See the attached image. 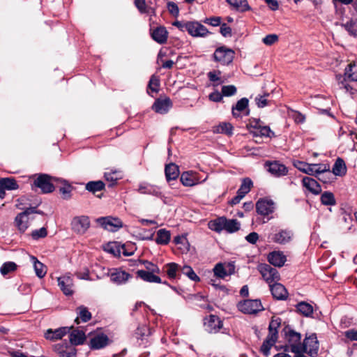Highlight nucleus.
I'll use <instances>...</instances> for the list:
<instances>
[{"instance_id":"obj_1","label":"nucleus","mask_w":357,"mask_h":357,"mask_svg":"<svg viewBox=\"0 0 357 357\" xmlns=\"http://www.w3.org/2000/svg\"><path fill=\"white\" fill-rule=\"evenodd\" d=\"M33 177L34 179L31 184V189L36 190V188H39L43 194L53 192L55 190L54 183L57 184L59 180V177L43 173L36 174Z\"/></svg>"},{"instance_id":"obj_2","label":"nucleus","mask_w":357,"mask_h":357,"mask_svg":"<svg viewBox=\"0 0 357 357\" xmlns=\"http://www.w3.org/2000/svg\"><path fill=\"white\" fill-rule=\"evenodd\" d=\"M283 333H284L285 342L289 344L291 347V351L292 353L301 351L302 345L301 333L288 327H285L283 329Z\"/></svg>"},{"instance_id":"obj_3","label":"nucleus","mask_w":357,"mask_h":357,"mask_svg":"<svg viewBox=\"0 0 357 357\" xmlns=\"http://www.w3.org/2000/svg\"><path fill=\"white\" fill-rule=\"evenodd\" d=\"M235 52L233 50L225 46L217 48L213 57L215 62L222 66L230 64L234 58Z\"/></svg>"},{"instance_id":"obj_4","label":"nucleus","mask_w":357,"mask_h":357,"mask_svg":"<svg viewBox=\"0 0 357 357\" xmlns=\"http://www.w3.org/2000/svg\"><path fill=\"white\" fill-rule=\"evenodd\" d=\"M319 348V341L315 333L306 336L301 345V351H305L311 357H317Z\"/></svg>"},{"instance_id":"obj_5","label":"nucleus","mask_w":357,"mask_h":357,"mask_svg":"<svg viewBox=\"0 0 357 357\" xmlns=\"http://www.w3.org/2000/svg\"><path fill=\"white\" fill-rule=\"evenodd\" d=\"M238 309L244 314H256L264 310L261 301L259 299L245 300L239 302L237 305Z\"/></svg>"},{"instance_id":"obj_6","label":"nucleus","mask_w":357,"mask_h":357,"mask_svg":"<svg viewBox=\"0 0 357 357\" xmlns=\"http://www.w3.org/2000/svg\"><path fill=\"white\" fill-rule=\"evenodd\" d=\"M185 28L190 35L194 37H204L209 32L208 29L198 22H180V29Z\"/></svg>"},{"instance_id":"obj_7","label":"nucleus","mask_w":357,"mask_h":357,"mask_svg":"<svg viewBox=\"0 0 357 357\" xmlns=\"http://www.w3.org/2000/svg\"><path fill=\"white\" fill-rule=\"evenodd\" d=\"M259 271L264 280L270 284L272 282H276L280 280V274L276 268L271 267L268 264H260Z\"/></svg>"},{"instance_id":"obj_8","label":"nucleus","mask_w":357,"mask_h":357,"mask_svg":"<svg viewBox=\"0 0 357 357\" xmlns=\"http://www.w3.org/2000/svg\"><path fill=\"white\" fill-rule=\"evenodd\" d=\"M98 222L104 229L112 232L116 231L123 227V222L119 218L102 217L98 219Z\"/></svg>"},{"instance_id":"obj_9","label":"nucleus","mask_w":357,"mask_h":357,"mask_svg":"<svg viewBox=\"0 0 357 357\" xmlns=\"http://www.w3.org/2000/svg\"><path fill=\"white\" fill-rule=\"evenodd\" d=\"M89 226V218L85 215L75 217L71 222L72 229L79 234H84Z\"/></svg>"},{"instance_id":"obj_10","label":"nucleus","mask_w":357,"mask_h":357,"mask_svg":"<svg viewBox=\"0 0 357 357\" xmlns=\"http://www.w3.org/2000/svg\"><path fill=\"white\" fill-rule=\"evenodd\" d=\"M256 210L258 214L267 216L273 213L275 203L273 200L267 198L259 199L256 203Z\"/></svg>"},{"instance_id":"obj_11","label":"nucleus","mask_w":357,"mask_h":357,"mask_svg":"<svg viewBox=\"0 0 357 357\" xmlns=\"http://www.w3.org/2000/svg\"><path fill=\"white\" fill-rule=\"evenodd\" d=\"M133 3L140 14H146L150 17L156 15V8L151 0H134Z\"/></svg>"},{"instance_id":"obj_12","label":"nucleus","mask_w":357,"mask_h":357,"mask_svg":"<svg viewBox=\"0 0 357 357\" xmlns=\"http://www.w3.org/2000/svg\"><path fill=\"white\" fill-rule=\"evenodd\" d=\"M293 236L291 231L288 229H280L277 232L272 233L268 236V240L278 244H285L289 242Z\"/></svg>"},{"instance_id":"obj_13","label":"nucleus","mask_w":357,"mask_h":357,"mask_svg":"<svg viewBox=\"0 0 357 357\" xmlns=\"http://www.w3.org/2000/svg\"><path fill=\"white\" fill-rule=\"evenodd\" d=\"M213 272L216 277L224 279L226 276L231 275L234 273L235 266L233 262H229L225 264L218 263L215 266Z\"/></svg>"},{"instance_id":"obj_14","label":"nucleus","mask_w":357,"mask_h":357,"mask_svg":"<svg viewBox=\"0 0 357 357\" xmlns=\"http://www.w3.org/2000/svg\"><path fill=\"white\" fill-rule=\"evenodd\" d=\"M54 350L60 357H76L77 350L68 342L56 344L54 347Z\"/></svg>"},{"instance_id":"obj_15","label":"nucleus","mask_w":357,"mask_h":357,"mask_svg":"<svg viewBox=\"0 0 357 357\" xmlns=\"http://www.w3.org/2000/svg\"><path fill=\"white\" fill-rule=\"evenodd\" d=\"M57 281L59 287L66 296H72L73 294V280L70 275H66L59 277Z\"/></svg>"},{"instance_id":"obj_16","label":"nucleus","mask_w":357,"mask_h":357,"mask_svg":"<svg viewBox=\"0 0 357 357\" xmlns=\"http://www.w3.org/2000/svg\"><path fill=\"white\" fill-rule=\"evenodd\" d=\"M266 166L268 167L267 170L276 177L285 176L288 173L286 166L278 161L266 162Z\"/></svg>"},{"instance_id":"obj_17","label":"nucleus","mask_w":357,"mask_h":357,"mask_svg":"<svg viewBox=\"0 0 357 357\" xmlns=\"http://www.w3.org/2000/svg\"><path fill=\"white\" fill-rule=\"evenodd\" d=\"M73 328V326L61 327L55 330L50 328L45 333V337L47 340H50L52 341L61 340L65 335L68 333Z\"/></svg>"},{"instance_id":"obj_18","label":"nucleus","mask_w":357,"mask_h":357,"mask_svg":"<svg viewBox=\"0 0 357 357\" xmlns=\"http://www.w3.org/2000/svg\"><path fill=\"white\" fill-rule=\"evenodd\" d=\"M172 107V102L169 98L165 99L158 98L152 105V109L156 113H167Z\"/></svg>"},{"instance_id":"obj_19","label":"nucleus","mask_w":357,"mask_h":357,"mask_svg":"<svg viewBox=\"0 0 357 357\" xmlns=\"http://www.w3.org/2000/svg\"><path fill=\"white\" fill-rule=\"evenodd\" d=\"M29 211L26 208L22 213H20L15 218V223L19 231L24 233L29 227Z\"/></svg>"},{"instance_id":"obj_20","label":"nucleus","mask_w":357,"mask_h":357,"mask_svg":"<svg viewBox=\"0 0 357 357\" xmlns=\"http://www.w3.org/2000/svg\"><path fill=\"white\" fill-rule=\"evenodd\" d=\"M57 183L61 185L59 187V192L61 194L63 199L68 200L72 197V191L74 189L73 186L66 179L59 178Z\"/></svg>"},{"instance_id":"obj_21","label":"nucleus","mask_w":357,"mask_h":357,"mask_svg":"<svg viewBox=\"0 0 357 357\" xmlns=\"http://www.w3.org/2000/svg\"><path fill=\"white\" fill-rule=\"evenodd\" d=\"M109 338L104 333L98 334L90 340L89 347L91 349H100L108 344Z\"/></svg>"},{"instance_id":"obj_22","label":"nucleus","mask_w":357,"mask_h":357,"mask_svg":"<svg viewBox=\"0 0 357 357\" xmlns=\"http://www.w3.org/2000/svg\"><path fill=\"white\" fill-rule=\"evenodd\" d=\"M270 289L273 296L277 300H285L288 296L286 288L280 283L275 282L270 284Z\"/></svg>"},{"instance_id":"obj_23","label":"nucleus","mask_w":357,"mask_h":357,"mask_svg":"<svg viewBox=\"0 0 357 357\" xmlns=\"http://www.w3.org/2000/svg\"><path fill=\"white\" fill-rule=\"evenodd\" d=\"M180 181L185 186L192 187L199 183L196 172L192 171L184 172L180 176Z\"/></svg>"},{"instance_id":"obj_24","label":"nucleus","mask_w":357,"mask_h":357,"mask_svg":"<svg viewBox=\"0 0 357 357\" xmlns=\"http://www.w3.org/2000/svg\"><path fill=\"white\" fill-rule=\"evenodd\" d=\"M302 183L310 192L318 195L321 192V187L314 178L305 176L302 180Z\"/></svg>"},{"instance_id":"obj_25","label":"nucleus","mask_w":357,"mask_h":357,"mask_svg":"<svg viewBox=\"0 0 357 357\" xmlns=\"http://www.w3.org/2000/svg\"><path fill=\"white\" fill-rule=\"evenodd\" d=\"M167 31L164 26H158L153 29L151 33V37L153 40L159 44H164L166 43L167 39Z\"/></svg>"},{"instance_id":"obj_26","label":"nucleus","mask_w":357,"mask_h":357,"mask_svg":"<svg viewBox=\"0 0 357 357\" xmlns=\"http://www.w3.org/2000/svg\"><path fill=\"white\" fill-rule=\"evenodd\" d=\"M268 260L271 264L282 267L286 261V257L282 252L274 251L268 255Z\"/></svg>"},{"instance_id":"obj_27","label":"nucleus","mask_w":357,"mask_h":357,"mask_svg":"<svg viewBox=\"0 0 357 357\" xmlns=\"http://www.w3.org/2000/svg\"><path fill=\"white\" fill-rule=\"evenodd\" d=\"M165 173L168 183L176 181L178 177V165L173 162L166 165Z\"/></svg>"},{"instance_id":"obj_28","label":"nucleus","mask_w":357,"mask_h":357,"mask_svg":"<svg viewBox=\"0 0 357 357\" xmlns=\"http://www.w3.org/2000/svg\"><path fill=\"white\" fill-rule=\"evenodd\" d=\"M86 340V335L82 331L75 330L69 335V341L68 342L73 347L77 345H81L84 344Z\"/></svg>"},{"instance_id":"obj_29","label":"nucleus","mask_w":357,"mask_h":357,"mask_svg":"<svg viewBox=\"0 0 357 357\" xmlns=\"http://www.w3.org/2000/svg\"><path fill=\"white\" fill-rule=\"evenodd\" d=\"M76 312L78 316L75 319V322L77 324L80 323V320L82 322H87L91 319V313L89 311L88 308L84 305H80L76 309Z\"/></svg>"},{"instance_id":"obj_30","label":"nucleus","mask_w":357,"mask_h":357,"mask_svg":"<svg viewBox=\"0 0 357 357\" xmlns=\"http://www.w3.org/2000/svg\"><path fill=\"white\" fill-rule=\"evenodd\" d=\"M132 276L127 272L121 270H116L111 274V280L118 284L125 283Z\"/></svg>"},{"instance_id":"obj_31","label":"nucleus","mask_w":357,"mask_h":357,"mask_svg":"<svg viewBox=\"0 0 357 357\" xmlns=\"http://www.w3.org/2000/svg\"><path fill=\"white\" fill-rule=\"evenodd\" d=\"M136 273L137 277L140 278L144 281L155 283L162 282L161 278L151 272H147L144 270H138Z\"/></svg>"},{"instance_id":"obj_32","label":"nucleus","mask_w":357,"mask_h":357,"mask_svg":"<svg viewBox=\"0 0 357 357\" xmlns=\"http://www.w3.org/2000/svg\"><path fill=\"white\" fill-rule=\"evenodd\" d=\"M105 184L100 180L89 181L85 185V189L93 195H96L97 192L105 190Z\"/></svg>"},{"instance_id":"obj_33","label":"nucleus","mask_w":357,"mask_h":357,"mask_svg":"<svg viewBox=\"0 0 357 357\" xmlns=\"http://www.w3.org/2000/svg\"><path fill=\"white\" fill-rule=\"evenodd\" d=\"M345 81H357V64L355 63H349L345 68L344 72Z\"/></svg>"},{"instance_id":"obj_34","label":"nucleus","mask_w":357,"mask_h":357,"mask_svg":"<svg viewBox=\"0 0 357 357\" xmlns=\"http://www.w3.org/2000/svg\"><path fill=\"white\" fill-rule=\"evenodd\" d=\"M205 325L210 332H216L222 326L221 321L215 315H210L207 322H205Z\"/></svg>"},{"instance_id":"obj_35","label":"nucleus","mask_w":357,"mask_h":357,"mask_svg":"<svg viewBox=\"0 0 357 357\" xmlns=\"http://www.w3.org/2000/svg\"><path fill=\"white\" fill-rule=\"evenodd\" d=\"M332 172L335 176H342L347 173V167L343 159L338 158L333 167Z\"/></svg>"},{"instance_id":"obj_36","label":"nucleus","mask_w":357,"mask_h":357,"mask_svg":"<svg viewBox=\"0 0 357 357\" xmlns=\"http://www.w3.org/2000/svg\"><path fill=\"white\" fill-rule=\"evenodd\" d=\"M249 100L247 98L240 99L235 106L232 107V115L234 117H238L240 112L246 109L248 107Z\"/></svg>"},{"instance_id":"obj_37","label":"nucleus","mask_w":357,"mask_h":357,"mask_svg":"<svg viewBox=\"0 0 357 357\" xmlns=\"http://www.w3.org/2000/svg\"><path fill=\"white\" fill-rule=\"evenodd\" d=\"M277 340L278 339L273 337L272 335H268L260 348V351L264 356H268L270 354L271 348L275 344Z\"/></svg>"},{"instance_id":"obj_38","label":"nucleus","mask_w":357,"mask_h":357,"mask_svg":"<svg viewBox=\"0 0 357 357\" xmlns=\"http://www.w3.org/2000/svg\"><path fill=\"white\" fill-rule=\"evenodd\" d=\"M296 310L305 317H310L313 313V307L305 301L298 303L296 305Z\"/></svg>"},{"instance_id":"obj_39","label":"nucleus","mask_w":357,"mask_h":357,"mask_svg":"<svg viewBox=\"0 0 357 357\" xmlns=\"http://www.w3.org/2000/svg\"><path fill=\"white\" fill-rule=\"evenodd\" d=\"M120 174L121 172L116 170L110 172H105L104 174V178L105 180L110 182L108 185L109 188H113L116 185L117 181L121 178Z\"/></svg>"},{"instance_id":"obj_40","label":"nucleus","mask_w":357,"mask_h":357,"mask_svg":"<svg viewBox=\"0 0 357 357\" xmlns=\"http://www.w3.org/2000/svg\"><path fill=\"white\" fill-rule=\"evenodd\" d=\"M18 266L13 261L4 262L0 268L1 274L5 277L9 273H14L17 271Z\"/></svg>"},{"instance_id":"obj_41","label":"nucleus","mask_w":357,"mask_h":357,"mask_svg":"<svg viewBox=\"0 0 357 357\" xmlns=\"http://www.w3.org/2000/svg\"><path fill=\"white\" fill-rule=\"evenodd\" d=\"M170 233L165 229H159L157 232L155 242L160 245H166L169 242Z\"/></svg>"},{"instance_id":"obj_42","label":"nucleus","mask_w":357,"mask_h":357,"mask_svg":"<svg viewBox=\"0 0 357 357\" xmlns=\"http://www.w3.org/2000/svg\"><path fill=\"white\" fill-rule=\"evenodd\" d=\"M160 89V78L159 76L153 75L148 84L147 86V92L149 94L151 93V92L153 93H157L158 92Z\"/></svg>"},{"instance_id":"obj_43","label":"nucleus","mask_w":357,"mask_h":357,"mask_svg":"<svg viewBox=\"0 0 357 357\" xmlns=\"http://www.w3.org/2000/svg\"><path fill=\"white\" fill-rule=\"evenodd\" d=\"M253 183L250 178H244L242 180L241 185L237 191V194H241L243 197L245 196L251 190Z\"/></svg>"},{"instance_id":"obj_44","label":"nucleus","mask_w":357,"mask_h":357,"mask_svg":"<svg viewBox=\"0 0 357 357\" xmlns=\"http://www.w3.org/2000/svg\"><path fill=\"white\" fill-rule=\"evenodd\" d=\"M178 271V265L176 263H169L164 267V272L170 280L176 278Z\"/></svg>"},{"instance_id":"obj_45","label":"nucleus","mask_w":357,"mask_h":357,"mask_svg":"<svg viewBox=\"0 0 357 357\" xmlns=\"http://www.w3.org/2000/svg\"><path fill=\"white\" fill-rule=\"evenodd\" d=\"M225 218L220 217L214 220L210 221L208 223V227L211 230H213L217 232H220L224 230Z\"/></svg>"},{"instance_id":"obj_46","label":"nucleus","mask_w":357,"mask_h":357,"mask_svg":"<svg viewBox=\"0 0 357 357\" xmlns=\"http://www.w3.org/2000/svg\"><path fill=\"white\" fill-rule=\"evenodd\" d=\"M240 229V223L235 219L228 220L225 218L224 230L229 233L237 231Z\"/></svg>"},{"instance_id":"obj_47","label":"nucleus","mask_w":357,"mask_h":357,"mask_svg":"<svg viewBox=\"0 0 357 357\" xmlns=\"http://www.w3.org/2000/svg\"><path fill=\"white\" fill-rule=\"evenodd\" d=\"M105 250L112 254L115 257H120L121 253V245L117 242H112L107 244Z\"/></svg>"},{"instance_id":"obj_48","label":"nucleus","mask_w":357,"mask_h":357,"mask_svg":"<svg viewBox=\"0 0 357 357\" xmlns=\"http://www.w3.org/2000/svg\"><path fill=\"white\" fill-rule=\"evenodd\" d=\"M233 128L234 127L230 123L222 122L215 128V132L231 135L233 134Z\"/></svg>"},{"instance_id":"obj_49","label":"nucleus","mask_w":357,"mask_h":357,"mask_svg":"<svg viewBox=\"0 0 357 357\" xmlns=\"http://www.w3.org/2000/svg\"><path fill=\"white\" fill-rule=\"evenodd\" d=\"M281 324V319L280 318L273 319L269 324L268 326V335H273V337L278 338V328Z\"/></svg>"},{"instance_id":"obj_50","label":"nucleus","mask_w":357,"mask_h":357,"mask_svg":"<svg viewBox=\"0 0 357 357\" xmlns=\"http://www.w3.org/2000/svg\"><path fill=\"white\" fill-rule=\"evenodd\" d=\"M341 26L345 29L350 36L357 37V23L356 22L349 20L346 23L341 24Z\"/></svg>"},{"instance_id":"obj_51","label":"nucleus","mask_w":357,"mask_h":357,"mask_svg":"<svg viewBox=\"0 0 357 357\" xmlns=\"http://www.w3.org/2000/svg\"><path fill=\"white\" fill-rule=\"evenodd\" d=\"M321 202L326 206H333L336 204L334 195L331 192H324L321 195Z\"/></svg>"},{"instance_id":"obj_52","label":"nucleus","mask_w":357,"mask_h":357,"mask_svg":"<svg viewBox=\"0 0 357 357\" xmlns=\"http://www.w3.org/2000/svg\"><path fill=\"white\" fill-rule=\"evenodd\" d=\"M33 259L35 260L34 269L36 274L38 278H43L47 273V268L43 263L38 261L36 257H33Z\"/></svg>"},{"instance_id":"obj_53","label":"nucleus","mask_w":357,"mask_h":357,"mask_svg":"<svg viewBox=\"0 0 357 357\" xmlns=\"http://www.w3.org/2000/svg\"><path fill=\"white\" fill-rule=\"evenodd\" d=\"M180 271L192 281L198 282L200 280L199 276L197 275L193 269L189 266H184L181 269L180 268Z\"/></svg>"},{"instance_id":"obj_54","label":"nucleus","mask_w":357,"mask_h":357,"mask_svg":"<svg viewBox=\"0 0 357 357\" xmlns=\"http://www.w3.org/2000/svg\"><path fill=\"white\" fill-rule=\"evenodd\" d=\"M227 1L236 9H239L242 11L249 8L246 0H227Z\"/></svg>"},{"instance_id":"obj_55","label":"nucleus","mask_w":357,"mask_h":357,"mask_svg":"<svg viewBox=\"0 0 357 357\" xmlns=\"http://www.w3.org/2000/svg\"><path fill=\"white\" fill-rule=\"evenodd\" d=\"M295 167L298 169L300 171L307 174L309 175L314 174V170L312 167V164H307L303 162L298 161L295 164Z\"/></svg>"},{"instance_id":"obj_56","label":"nucleus","mask_w":357,"mask_h":357,"mask_svg":"<svg viewBox=\"0 0 357 357\" xmlns=\"http://www.w3.org/2000/svg\"><path fill=\"white\" fill-rule=\"evenodd\" d=\"M314 174H321L325 172L331 174L329 165L326 164H312Z\"/></svg>"},{"instance_id":"obj_57","label":"nucleus","mask_w":357,"mask_h":357,"mask_svg":"<svg viewBox=\"0 0 357 357\" xmlns=\"http://www.w3.org/2000/svg\"><path fill=\"white\" fill-rule=\"evenodd\" d=\"M190 251V245L186 238V234L180 236V253H187Z\"/></svg>"},{"instance_id":"obj_58","label":"nucleus","mask_w":357,"mask_h":357,"mask_svg":"<svg viewBox=\"0 0 357 357\" xmlns=\"http://www.w3.org/2000/svg\"><path fill=\"white\" fill-rule=\"evenodd\" d=\"M6 190H13L19 188V185L14 178H3Z\"/></svg>"},{"instance_id":"obj_59","label":"nucleus","mask_w":357,"mask_h":357,"mask_svg":"<svg viewBox=\"0 0 357 357\" xmlns=\"http://www.w3.org/2000/svg\"><path fill=\"white\" fill-rule=\"evenodd\" d=\"M220 71H211L208 73V77L209 80L213 82V86H217L222 83Z\"/></svg>"},{"instance_id":"obj_60","label":"nucleus","mask_w":357,"mask_h":357,"mask_svg":"<svg viewBox=\"0 0 357 357\" xmlns=\"http://www.w3.org/2000/svg\"><path fill=\"white\" fill-rule=\"evenodd\" d=\"M139 261L145 265V268L147 270V272H151L153 273H160L159 268L158 267L157 265L154 264L153 263L147 260H139Z\"/></svg>"},{"instance_id":"obj_61","label":"nucleus","mask_w":357,"mask_h":357,"mask_svg":"<svg viewBox=\"0 0 357 357\" xmlns=\"http://www.w3.org/2000/svg\"><path fill=\"white\" fill-rule=\"evenodd\" d=\"M136 250L135 244H123L121 245V252L124 256H131L134 254Z\"/></svg>"},{"instance_id":"obj_62","label":"nucleus","mask_w":357,"mask_h":357,"mask_svg":"<svg viewBox=\"0 0 357 357\" xmlns=\"http://www.w3.org/2000/svg\"><path fill=\"white\" fill-rule=\"evenodd\" d=\"M47 235V231L45 227H41L39 229L32 231L31 237L34 240H38L41 238H45Z\"/></svg>"},{"instance_id":"obj_63","label":"nucleus","mask_w":357,"mask_h":357,"mask_svg":"<svg viewBox=\"0 0 357 357\" xmlns=\"http://www.w3.org/2000/svg\"><path fill=\"white\" fill-rule=\"evenodd\" d=\"M254 136L271 137V133L273 135L268 126H261L258 130L252 132Z\"/></svg>"},{"instance_id":"obj_64","label":"nucleus","mask_w":357,"mask_h":357,"mask_svg":"<svg viewBox=\"0 0 357 357\" xmlns=\"http://www.w3.org/2000/svg\"><path fill=\"white\" fill-rule=\"evenodd\" d=\"M236 88L234 85H227L222 87V94L223 96H231L236 93Z\"/></svg>"}]
</instances>
